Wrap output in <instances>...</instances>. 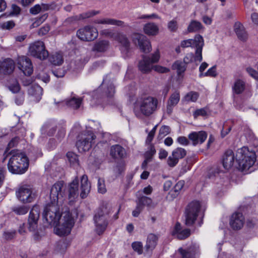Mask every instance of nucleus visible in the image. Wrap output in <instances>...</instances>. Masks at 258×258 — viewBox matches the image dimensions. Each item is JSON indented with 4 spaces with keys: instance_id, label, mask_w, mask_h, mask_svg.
Segmentation results:
<instances>
[{
    "instance_id": "f257e3e1",
    "label": "nucleus",
    "mask_w": 258,
    "mask_h": 258,
    "mask_svg": "<svg viewBox=\"0 0 258 258\" xmlns=\"http://www.w3.org/2000/svg\"><path fill=\"white\" fill-rule=\"evenodd\" d=\"M43 216L49 225L54 227L58 226L56 229V234L59 236H64L70 233L75 223L71 213L67 212L63 213L62 224L58 225L61 214L57 203L51 202L47 205L44 208Z\"/></svg>"
},
{
    "instance_id": "f03ea898",
    "label": "nucleus",
    "mask_w": 258,
    "mask_h": 258,
    "mask_svg": "<svg viewBox=\"0 0 258 258\" xmlns=\"http://www.w3.org/2000/svg\"><path fill=\"white\" fill-rule=\"evenodd\" d=\"M235 159L238 164L239 170L247 173L256 161V155L254 151L249 150L247 147H243L237 150Z\"/></svg>"
},
{
    "instance_id": "7ed1b4c3",
    "label": "nucleus",
    "mask_w": 258,
    "mask_h": 258,
    "mask_svg": "<svg viewBox=\"0 0 258 258\" xmlns=\"http://www.w3.org/2000/svg\"><path fill=\"white\" fill-rule=\"evenodd\" d=\"M110 207L108 205H102L98 209L93 217L96 233L100 235L106 230L108 224V215L110 212Z\"/></svg>"
},
{
    "instance_id": "20e7f679",
    "label": "nucleus",
    "mask_w": 258,
    "mask_h": 258,
    "mask_svg": "<svg viewBox=\"0 0 258 258\" xmlns=\"http://www.w3.org/2000/svg\"><path fill=\"white\" fill-rule=\"evenodd\" d=\"M137 102L141 113L145 116H150L157 109L158 101L155 97L150 96H142L137 100Z\"/></svg>"
},
{
    "instance_id": "39448f33",
    "label": "nucleus",
    "mask_w": 258,
    "mask_h": 258,
    "mask_svg": "<svg viewBox=\"0 0 258 258\" xmlns=\"http://www.w3.org/2000/svg\"><path fill=\"white\" fill-rule=\"evenodd\" d=\"M96 136L91 131H86L81 133L78 137L76 146L80 152L89 150L95 143Z\"/></svg>"
},
{
    "instance_id": "423d86ee",
    "label": "nucleus",
    "mask_w": 258,
    "mask_h": 258,
    "mask_svg": "<svg viewBox=\"0 0 258 258\" xmlns=\"http://www.w3.org/2000/svg\"><path fill=\"white\" fill-rule=\"evenodd\" d=\"M204 45L203 37L200 35L195 36L194 39H189L181 42L180 46L182 48L191 47L196 48L195 60L201 61L202 60V49Z\"/></svg>"
},
{
    "instance_id": "0eeeda50",
    "label": "nucleus",
    "mask_w": 258,
    "mask_h": 258,
    "mask_svg": "<svg viewBox=\"0 0 258 258\" xmlns=\"http://www.w3.org/2000/svg\"><path fill=\"white\" fill-rule=\"evenodd\" d=\"M201 205L199 201H194L188 204L185 211V224L190 226L194 224L200 212Z\"/></svg>"
},
{
    "instance_id": "6e6552de",
    "label": "nucleus",
    "mask_w": 258,
    "mask_h": 258,
    "mask_svg": "<svg viewBox=\"0 0 258 258\" xmlns=\"http://www.w3.org/2000/svg\"><path fill=\"white\" fill-rule=\"evenodd\" d=\"M16 144V139L14 138L9 142L6 150L4 154V161L8 158H10L8 163V168L10 172L13 174L16 173L15 167V161L16 160V149L15 145Z\"/></svg>"
},
{
    "instance_id": "1a4fd4ad",
    "label": "nucleus",
    "mask_w": 258,
    "mask_h": 258,
    "mask_svg": "<svg viewBox=\"0 0 258 258\" xmlns=\"http://www.w3.org/2000/svg\"><path fill=\"white\" fill-rule=\"evenodd\" d=\"M29 52L32 56L41 60L45 59L48 56V52L45 49L44 43L41 41L31 44Z\"/></svg>"
},
{
    "instance_id": "9d476101",
    "label": "nucleus",
    "mask_w": 258,
    "mask_h": 258,
    "mask_svg": "<svg viewBox=\"0 0 258 258\" xmlns=\"http://www.w3.org/2000/svg\"><path fill=\"white\" fill-rule=\"evenodd\" d=\"M77 35L79 39L86 41H93L98 35L97 29L90 26H86L78 30Z\"/></svg>"
},
{
    "instance_id": "9b49d317",
    "label": "nucleus",
    "mask_w": 258,
    "mask_h": 258,
    "mask_svg": "<svg viewBox=\"0 0 258 258\" xmlns=\"http://www.w3.org/2000/svg\"><path fill=\"white\" fill-rule=\"evenodd\" d=\"M17 198L20 201L25 204L32 202L35 198V195L32 193L31 189L25 185L19 188Z\"/></svg>"
},
{
    "instance_id": "f8f14e48",
    "label": "nucleus",
    "mask_w": 258,
    "mask_h": 258,
    "mask_svg": "<svg viewBox=\"0 0 258 258\" xmlns=\"http://www.w3.org/2000/svg\"><path fill=\"white\" fill-rule=\"evenodd\" d=\"M63 184V181H59L52 186L50 193L51 202L57 203L58 200L63 198L64 195V192L62 190Z\"/></svg>"
},
{
    "instance_id": "ddd939ff",
    "label": "nucleus",
    "mask_w": 258,
    "mask_h": 258,
    "mask_svg": "<svg viewBox=\"0 0 258 258\" xmlns=\"http://www.w3.org/2000/svg\"><path fill=\"white\" fill-rule=\"evenodd\" d=\"M17 67L24 74L31 75L33 71L31 61L25 56H22L17 58Z\"/></svg>"
},
{
    "instance_id": "4468645a",
    "label": "nucleus",
    "mask_w": 258,
    "mask_h": 258,
    "mask_svg": "<svg viewBox=\"0 0 258 258\" xmlns=\"http://www.w3.org/2000/svg\"><path fill=\"white\" fill-rule=\"evenodd\" d=\"M135 44H138L140 49L145 53H148L151 50V45L147 37L140 34H136L133 38Z\"/></svg>"
},
{
    "instance_id": "2eb2a0df",
    "label": "nucleus",
    "mask_w": 258,
    "mask_h": 258,
    "mask_svg": "<svg viewBox=\"0 0 258 258\" xmlns=\"http://www.w3.org/2000/svg\"><path fill=\"white\" fill-rule=\"evenodd\" d=\"M29 160L24 153L17 152V174H23L28 170Z\"/></svg>"
},
{
    "instance_id": "dca6fc26",
    "label": "nucleus",
    "mask_w": 258,
    "mask_h": 258,
    "mask_svg": "<svg viewBox=\"0 0 258 258\" xmlns=\"http://www.w3.org/2000/svg\"><path fill=\"white\" fill-rule=\"evenodd\" d=\"M68 199L70 203L73 202L79 196V179L78 176L69 184L68 189Z\"/></svg>"
},
{
    "instance_id": "f3484780",
    "label": "nucleus",
    "mask_w": 258,
    "mask_h": 258,
    "mask_svg": "<svg viewBox=\"0 0 258 258\" xmlns=\"http://www.w3.org/2000/svg\"><path fill=\"white\" fill-rule=\"evenodd\" d=\"M244 218L242 213L236 212L231 217L230 225L234 230L240 229L243 226Z\"/></svg>"
},
{
    "instance_id": "a211bd4d",
    "label": "nucleus",
    "mask_w": 258,
    "mask_h": 258,
    "mask_svg": "<svg viewBox=\"0 0 258 258\" xmlns=\"http://www.w3.org/2000/svg\"><path fill=\"white\" fill-rule=\"evenodd\" d=\"M39 217V207L35 205L34 206L30 211L28 218V223L30 230H34L36 227L37 221Z\"/></svg>"
},
{
    "instance_id": "6ab92c4d",
    "label": "nucleus",
    "mask_w": 258,
    "mask_h": 258,
    "mask_svg": "<svg viewBox=\"0 0 258 258\" xmlns=\"http://www.w3.org/2000/svg\"><path fill=\"white\" fill-rule=\"evenodd\" d=\"M39 217V207L35 205L34 206L30 211L28 218V223L30 230H34L36 227L37 221Z\"/></svg>"
},
{
    "instance_id": "aec40b11",
    "label": "nucleus",
    "mask_w": 258,
    "mask_h": 258,
    "mask_svg": "<svg viewBox=\"0 0 258 258\" xmlns=\"http://www.w3.org/2000/svg\"><path fill=\"white\" fill-rule=\"evenodd\" d=\"M190 234V230L189 229H182L181 224L177 222L176 223L174 229L172 232V235L177 239L182 240L187 238Z\"/></svg>"
},
{
    "instance_id": "412c9836",
    "label": "nucleus",
    "mask_w": 258,
    "mask_h": 258,
    "mask_svg": "<svg viewBox=\"0 0 258 258\" xmlns=\"http://www.w3.org/2000/svg\"><path fill=\"white\" fill-rule=\"evenodd\" d=\"M55 103L56 104H59L61 107L66 105L72 109H77L80 107L82 103V99L80 98L73 97L70 99H67L66 101L55 102Z\"/></svg>"
},
{
    "instance_id": "4be33fe9",
    "label": "nucleus",
    "mask_w": 258,
    "mask_h": 258,
    "mask_svg": "<svg viewBox=\"0 0 258 258\" xmlns=\"http://www.w3.org/2000/svg\"><path fill=\"white\" fill-rule=\"evenodd\" d=\"M207 138V134L204 131L193 132L188 135V138L194 145L202 144Z\"/></svg>"
},
{
    "instance_id": "5701e85b",
    "label": "nucleus",
    "mask_w": 258,
    "mask_h": 258,
    "mask_svg": "<svg viewBox=\"0 0 258 258\" xmlns=\"http://www.w3.org/2000/svg\"><path fill=\"white\" fill-rule=\"evenodd\" d=\"M126 151L120 145H112L110 149V155L114 159L123 158L126 155Z\"/></svg>"
},
{
    "instance_id": "b1692460",
    "label": "nucleus",
    "mask_w": 258,
    "mask_h": 258,
    "mask_svg": "<svg viewBox=\"0 0 258 258\" xmlns=\"http://www.w3.org/2000/svg\"><path fill=\"white\" fill-rule=\"evenodd\" d=\"M91 189V185L88 181V176L84 174L81 178V193L82 199L86 198Z\"/></svg>"
},
{
    "instance_id": "393cba45",
    "label": "nucleus",
    "mask_w": 258,
    "mask_h": 258,
    "mask_svg": "<svg viewBox=\"0 0 258 258\" xmlns=\"http://www.w3.org/2000/svg\"><path fill=\"white\" fill-rule=\"evenodd\" d=\"M234 154L232 150H227L224 155L223 158V166L224 168L228 170L230 169L234 163Z\"/></svg>"
},
{
    "instance_id": "a878e982",
    "label": "nucleus",
    "mask_w": 258,
    "mask_h": 258,
    "mask_svg": "<svg viewBox=\"0 0 258 258\" xmlns=\"http://www.w3.org/2000/svg\"><path fill=\"white\" fill-rule=\"evenodd\" d=\"M15 69V63L10 58L5 59L1 63L0 71L5 74H11Z\"/></svg>"
},
{
    "instance_id": "bb28decb",
    "label": "nucleus",
    "mask_w": 258,
    "mask_h": 258,
    "mask_svg": "<svg viewBox=\"0 0 258 258\" xmlns=\"http://www.w3.org/2000/svg\"><path fill=\"white\" fill-rule=\"evenodd\" d=\"M180 95L178 91H175L170 96L167 105V112L170 114L172 111V109L179 101Z\"/></svg>"
},
{
    "instance_id": "cd10ccee",
    "label": "nucleus",
    "mask_w": 258,
    "mask_h": 258,
    "mask_svg": "<svg viewBox=\"0 0 258 258\" xmlns=\"http://www.w3.org/2000/svg\"><path fill=\"white\" fill-rule=\"evenodd\" d=\"M153 68V66L150 62V57L143 56V59L139 63V70L143 73H148Z\"/></svg>"
},
{
    "instance_id": "c85d7f7f",
    "label": "nucleus",
    "mask_w": 258,
    "mask_h": 258,
    "mask_svg": "<svg viewBox=\"0 0 258 258\" xmlns=\"http://www.w3.org/2000/svg\"><path fill=\"white\" fill-rule=\"evenodd\" d=\"M234 30L237 37L242 41L247 38V34L243 25L239 22H236L234 25Z\"/></svg>"
},
{
    "instance_id": "c756f323",
    "label": "nucleus",
    "mask_w": 258,
    "mask_h": 258,
    "mask_svg": "<svg viewBox=\"0 0 258 258\" xmlns=\"http://www.w3.org/2000/svg\"><path fill=\"white\" fill-rule=\"evenodd\" d=\"M94 23L116 25L120 27L125 26L124 22L123 21L110 18H103L101 19H97L94 21Z\"/></svg>"
},
{
    "instance_id": "7c9ffc66",
    "label": "nucleus",
    "mask_w": 258,
    "mask_h": 258,
    "mask_svg": "<svg viewBox=\"0 0 258 258\" xmlns=\"http://www.w3.org/2000/svg\"><path fill=\"white\" fill-rule=\"evenodd\" d=\"M144 32L149 36H155L159 33V27L154 23H148L144 26Z\"/></svg>"
},
{
    "instance_id": "2f4dec72",
    "label": "nucleus",
    "mask_w": 258,
    "mask_h": 258,
    "mask_svg": "<svg viewBox=\"0 0 258 258\" xmlns=\"http://www.w3.org/2000/svg\"><path fill=\"white\" fill-rule=\"evenodd\" d=\"M158 237L157 235L150 233L148 235L146 244V249L147 251H152L156 247Z\"/></svg>"
},
{
    "instance_id": "473e14b6",
    "label": "nucleus",
    "mask_w": 258,
    "mask_h": 258,
    "mask_svg": "<svg viewBox=\"0 0 258 258\" xmlns=\"http://www.w3.org/2000/svg\"><path fill=\"white\" fill-rule=\"evenodd\" d=\"M42 92V88L37 84L33 85L28 90L29 94L35 97L37 101H39L40 100Z\"/></svg>"
},
{
    "instance_id": "72a5a7b5",
    "label": "nucleus",
    "mask_w": 258,
    "mask_h": 258,
    "mask_svg": "<svg viewBox=\"0 0 258 258\" xmlns=\"http://www.w3.org/2000/svg\"><path fill=\"white\" fill-rule=\"evenodd\" d=\"M115 40H117L121 45L124 50L127 51L129 50L130 42L125 35L118 33Z\"/></svg>"
},
{
    "instance_id": "f704fd0d",
    "label": "nucleus",
    "mask_w": 258,
    "mask_h": 258,
    "mask_svg": "<svg viewBox=\"0 0 258 258\" xmlns=\"http://www.w3.org/2000/svg\"><path fill=\"white\" fill-rule=\"evenodd\" d=\"M245 87V83L242 80L237 79L234 82L232 87L233 92L236 94H241L244 90Z\"/></svg>"
},
{
    "instance_id": "c9c22d12",
    "label": "nucleus",
    "mask_w": 258,
    "mask_h": 258,
    "mask_svg": "<svg viewBox=\"0 0 258 258\" xmlns=\"http://www.w3.org/2000/svg\"><path fill=\"white\" fill-rule=\"evenodd\" d=\"M108 46L109 42L108 41L101 40L95 43L92 50L98 52H104L107 49Z\"/></svg>"
},
{
    "instance_id": "e433bc0d",
    "label": "nucleus",
    "mask_w": 258,
    "mask_h": 258,
    "mask_svg": "<svg viewBox=\"0 0 258 258\" xmlns=\"http://www.w3.org/2000/svg\"><path fill=\"white\" fill-rule=\"evenodd\" d=\"M49 60L52 64L55 66L61 65L63 62L62 55L58 52L52 54L49 57Z\"/></svg>"
},
{
    "instance_id": "4c0bfd02",
    "label": "nucleus",
    "mask_w": 258,
    "mask_h": 258,
    "mask_svg": "<svg viewBox=\"0 0 258 258\" xmlns=\"http://www.w3.org/2000/svg\"><path fill=\"white\" fill-rule=\"evenodd\" d=\"M186 65L181 60H176L172 64V69L177 71L178 76L181 75L186 70Z\"/></svg>"
},
{
    "instance_id": "58836bf2",
    "label": "nucleus",
    "mask_w": 258,
    "mask_h": 258,
    "mask_svg": "<svg viewBox=\"0 0 258 258\" xmlns=\"http://www.w3.org/2000/svg\"><path fill=\"white\" fill-rule=\"evenodd\" d=\"M203 28L202 24L197 21L192 20L190 22L187 27L188 32H198Z\"/></svg>"
},
{
    "instance_id": "ea45409f",
    "label": "nucleus",
    "mask_w": 258,
    "mask_h": 258,
    "mask_svg": "<svg viewBox=\"0 0 258 258\" xmlns=\"http://www.w3.org/2000/svg\"><path fill=\"white\" fill-rule=\"evenodd\" d=\"M178 251L180 254V258H194L195 251L191 248L183 249L179 248Z\"/></svg>"
},
{
    "instance_id": "a19ab883",
    "label": "nucleus",
    "mask_w": 258,
    "mask_h": 258,
    "mask_svg": "<svg viewBox=\"0 0 258 258\" xmlns=\"http://www.w3.org/2000/svg\"><path fill=\"white\" fill-rule=\"evenodd\" d=\"M67 157L71 166H77L79 165V159L76 154L69 152L67 154Z\"/></svg>"
},
{
    "instance_id": "79ce46f5",
    "label": "nucleus",
    "mask_w": 258,
    "mask_h": 258,
    "mask_svg": "<svg viewBox=\"0 0 258 258\" xmlns=\"http://www.w3.org/2000/svg\"><path fill=\"white\" fill-rule=\"evenodd\" d=\"M172 156L175 157L179 160V159H182L185 156L186 151L182 148H177L172 151Z\"/></svg>"
},
{
    "instance_id": "37998d69",
    "label": "nucleus",
    "mask_w": 258,
    "mask_h": 258,
    "mask_svg": "<svg viewBox=\"0 0 258 258\" xmlns=\"http://www.w3.org/2000/svg\"><path fill=\"white\" fill-rule=\"evenodd\" d=\"M148 150L144 154L145 158L148 159L152 161L153 156L155 154L156 151L153 144L148 145Z\"/></svg>"
},
{
    "instance_id": "c03bdc74",
    "label": "nucleus",
    "mask_w": 258,
    "mask_h": 258,
    "mask_svg": "<svg viewBox=\"0 0 258 258\" xmlns=\"http://www.w3.org/2000/svg\"><path fill=\"white\" fill-rule=\"evenodd\" d=\"M199 93L196 92L191 91L188 93L184 97V100L186 102H196L199 98Z\"/></svg>"
},
{
    "instance_id": "a18cd8bd",
    "label": "nucleus",
    "mask_w": 258,
    "mask_h": 258,
    "mask_svg": "<svg viewBox=\"0 0 258 258\" xmlns=\"http://www.w3.org/2000/svg\"><path fill=\"white\" fill-rule=\"evenodd\" d=\"M118 33L114 32L113 31L110 29H104L100 31L101 35L105 37L112 38L114 40H115L116 38H117Z\"/></svg>"
},
{
    "instance_id": "49530a36",
    "label": "nucleus",
    "mask_w": 258,
    "mask_h": 258,
    "mask_svg": "<svg viewBox=\"0 0 258 258\" xmlns=\"http://www.w3.org/2000/svg\"><path fill=\"white\" fill-rule=\"evenodd\" d=\"M125 169V163L123 161H120L117 163L114 168V172L117 175L121 174Z\"/></svg>"
},
{
    "instance_id": "de8ad7c7",
    "label": "nucleus",
    "mask_w": 258,
    "mask_h": 258,
    "mask_svg": "<svg viewBox=\"0 0 258 258\" xmlns=\"http://www.w3.org/2000/svg\"><path fill=\"white\" fill-rule=\"evenodd\" d=\"M167 28L171 32H175L177 31L178 25L177 21L175 19H173L167 24Z\"/></svg>"
},
{
    "instance_id": "09e8293b",
    "label": "nucleus",
    "mask_w": 258,
    "mask_h": 258,
    "mask_svg": "<svg viewBox=\"0 0 258 258\" xmlns=\"http://www.w3.org/2000/svg\"><path fill=\"white\" fill-rule=\"evenodd\" d=\"M31 75L24 74L21 78V82L24 86H28L34 81V79L30 76Z\"/></svg>"
},
{
    "instance_id": "8fccbe9b",
    "label": "nucleus",
    "mask_w": 258,
    "mask_h": 258,
    "mask_svg": "<svg viewBox=\"0 0 258 258\" xmlns=\"http://www.w3.org/2000/svg\"><path fill=\"white\" fill-rule=\"evenodd\" d=\"M152 203L151 199L146 196H142L139 199V202L138 203L139 205H141L144 208V206H151Z\"/></svg>"
},
{
    "instance_id": "3c124183",
    "label": "nucleus",
    "mask_w": 258,
    "mask_h": 258,
    "mask_svg": "<svg viewBox=\"0 0 258 258\" xmlns=\"http://www.w3.org/2000/svg\"><path fill=\"white\" fill-rule=\"evenodd\" d=\"M217 75V72H216V66H214L209 69L207 72L205 73H200V77H203V76H209L212 77H215Z\"/></svg>"
},
{
    "instance_id": "603ef678",
    "label": "nucleus",
    "mask_w": 258,
    "mask_h": 258,
    "mask_svg": "<svg viewBox=\"0 0 258 258\" xmlns=\"http://www.w3.org/2000/svg\"><path fill=\"white\" fill-rule=\"evenodd\" d=\"M98 190L101 194H104L106 191L104 180L99 178L98 180Z\"/></svg>"
},
{
    "instance_id": "864d4df0",
    "label": "nucleus",
    "mask_w": 258,
    "mask_h": 258,
    "mask_svg": "<svg viewBox=\"0 0 258 258\" xmlns=\"http://www.w3.org/2000/svg\"><path fill=\"white\" fill-rule=\"evenodd\" d=\"M170 129L168 126L162 125L159 130V137L162 138L170 133Z\"/></svg>"
},
{
    "instance_id": "5fc2aeb1",
    "label": "nucleus",
    "mask_w": 258,
    "mask_h": 258,
    "mask_svg": "<svg viewBox=\"0 0 258 258\" xmlns=\"http://www.w3.org/2000/svg\"><path fill=\"white\" fill-rule=\"evenodd\" d=\"M15 25V22L13 21H9L0 24V28L3 30H10Z\"/></svg>"
},
{
    "instance_id": "6e6d98bb",
    "label": "nucleus",
    "mask_w": 258,
    "mask_h": 258,
    "mask_svg": "<svg viewBox=\"0 0 258 258\" xmlns=\"http://www.w3.org/2000/svg\"><path fill=\"white\" fill-rule=\"evenodd\" d=\"M132 246L134 251L140 254L143 252V245L141 242H134L132 243Z\"/></svg>"
},
{
    "instance_id": "4d7b16f0",
    "label": "nucleus",
    "mask_w": 258,
    "mask_h": 258,
    "mask_svg": "<svg viewBox=\"0 0 258 258\" xmlns=\"http://www.w3.org/2000/svg\"><path fill=\"white\" fill-rule=\"evenodd\" d=\"M24 92L20 91V86L19 84H17V102L19 101V104H21L24 101ZM17 104H18V103Z\"/></svg>"
},
{
    "instance_id": "13d9d810",
    "label": "nucleus",
    "mask_w": 258,
    "mask_h": 258,
    "mask_svg": "<svg viewBox=\"0 0 258 258\" xmlns=\"http://www.w3.org/2000/svg\"><path fill=\"white\" fill-rule=\"evenodd\" d=\"M40 5L41 12L46 11L49 10H54L56 8V5L53 4H41Z\"/></svg>"
},
{
    "instance_id": "bf43d9fd",
    "label": "nucleus",
    "mask_w": 258,
    "mask_h": 258,
    "mask_svg": "<svg viewBox=\"0 0 258 258\" xmlns=\"http://www.w3.org/2000/svg\"><path fill=\"white\" fill-rule=\"evenodd\" d=\"M246 71L251 77L258 81V72L256 70L251 67H248Z\"/></svg>"
},
{
    "instance_id": "052dcab7",
    "label": "nucleus",
    "mask_w": 258,
    "mask_h": 258,
    "mask_svg": "<svg viewBox=\"0 0 258 258\" xmlns=\"http://www.w3.org/2000/svg\"><path fill=\"white\" fill-rule=\"evenodd\" d=\"M178 162V160L174 156H172V154L167 159V164L170 167L175 166Z\"/></svg>"
},
{
    "instance_id": "680f3d73",
    "label": "nucleus",
    "mask_w": 258,
    "mask_h": 258,
    "mask_svg": "<svg viewBox=\"0 0 258 258\" xmlns=\"http://www.w3.org/2000/svg\"><path fill=\"white\" fill-rule=\"evenodd\" d=\"M12 11L10 12H6L1 16V17L8 18L13 17L16 14V5H12Z\"/></svg>"
},
{
    "instance_id": "e2e57ef3",
    "label": "nucleus",
    "mask_w": 258,
    "mask_h": 258,
    "mask_svg": "<svg viewBox=\"0 0 258 258\" xmlns=\"http://www.w3.org/2000/svg\"><path fill=\"white\" fill-rule=\"evenodd\" d=\"M50 30V26L48 24H46L41 27L38 32L39 36H43L46 35Z\"/></svg>"
},
{
    "instance_id": "0e129e2a",
    "label": "nucleus",
    "mask_w": 258,
    "mask_h": 258,
    "mask_svg": "<svg viewBox=\"0 0 258 258\" xmlns=\"http://www.w3.org/2000/svg\"><path fill=\"white\" fill-rule=\"evenodd\" d=\"M207 112L206 109L205 108H201V109L196 110L194 112L193 115H194V117L196 118H197V117L198 116L201 115L202 116H205L207 115Z\"/></svg>"
},
{
    "instance_id": "69168bd1",
    "label": "nucleus",
    "mask_w": 258,
    "mask_h": 258,
    "mask_svg": "<svg viewBox=\"0 0 258 258\" xmlns=\"http://www.w3.org/2000/svg\"><path fill=\"white\" fill-rule=\"evenodd\" d=\"M41 12V9L40 5L39 4L35 5L29 10L30 13L33 15H36Z\"/></svg>"
},
{
    "instance_id": "338daca9",
    "label": "nucleus",
    "mask_w": 258,
    "mask_h": 258,
    "mask_svg": "<svg viewBox=\"0 0 258 258\" xmlns=\"http://www.w3.org/2000/svg\"><path fill=\"white\" fill-rule=\"evenodd\" d=\"M153 69L160 73H166L170 71L168 68L158 65L153 66Z\"/></svg>"
},
{
    "instance_id": "774afa93",
    "label": "nucleus",
    "mask_w": 258,
    "mask_h": 258,
    "mask_svg": "<svg viewBox=\"0 0 258 258\" xmlns=\"http://www.w3.org/2000/svg\"><path fill=\"white\" fill-rule=\"evenodd\" d=\"M16 233L15 231H9L5 232L3 234L4 238L7 240H11L15 236Z\"/></svg>"
}]
</instances>
